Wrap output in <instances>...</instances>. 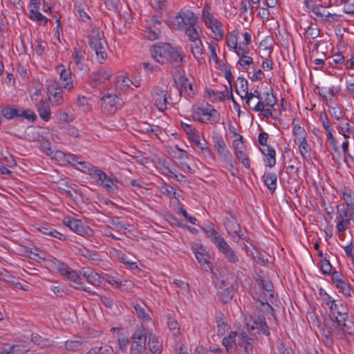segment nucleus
<instances>
[{"label": "nucleus", "instance_id": "nucleus-26", "mask_svg": "<svg viewBox=\"0 0 354 354\" xmlns=\"http://www.w3.org/2000/svg\"><path fill=\"white\" fill-rule=\"evenodd\" d=\"M111 75V73L110 71L102 68L96 72H93L91 74V79L92 81L95 82L96 84H99L109 80Z\"/></svg>", "mask_w": 354, "mask_h": 354}, {"label": "nucleus", "instance_id": "nucleus-48", "mask_svg": "<svg viewBox=\"0 0 354 354\" xmlns=\"http://www.w3.org/2000/svg\"><path fill=\"white\" fill-rule=\"evenodd\" d=\"M237 81L240 86L239 88H237L236 91L237 94L240 97H242V95L245 93V91H248V82L244 77H239Z\"/></svg>", "mask_w": 354, "mask_h": 354}, {"label": "nucleus", "instance_id": "nucleus-52", "mask_svg": "<svg viewBox=\"0 0 354 354\" xmlns=\"http://www.w3.org/2000/svg\"><path fill=\"white\" fill-rule=\"evenodd\" d=\"M241 4H242V6L240 9V16L241 17H243V19L245 21H248L250 19H251L250 17L252 15L253 8L252 7L250 12H248L247 4L245 3H244L243 2Z\"/></svg>", "mask_w": 354, "mask_h": 354}, {"label": "nucleus", "instance_id": "nucleus-40", "mask_svg": "<svg viewBox=\"0 0 354 354\" xmlns=\"http://www.w3.org/2000/svg\"><path fill=\"white\" fill-rule=\"evenodd\" d=\"M31 341L40 348H45L50 345L48 339L43 338L38 334H32Z\"/></svg>", "mask_w": 354, "mask_h": 354}, {"label": "nucleus", "instance_id": "nucleus-41", "mask_svg": "<svg viewBox=\"0 0 354 354\" xmlns=\"http://www.w3.org/2000/svg\"><path fill=\"white\" fill-rule=\"evenodd\" d=\"M115 283L120 290L124 292H131L134 287V284L131 280L115 281Z\"/></svg>", "mask_w": 354, "mask_h": 354}, {"label": "nucleus", "instance_id": "nucleus-1", "mask_svg": "<svg viewBox=\"0 0 354 354\" xmlns=\"http://www.w3.org/2000/svg\"><path fill=\"white\" fill-rule=\"evenodd\" d=\"M89 46L95 52L96 56L100 63L106 59V47L107 43L104 39L103 31L99 28L93 29L88 35Z\"/></svg>", "mask_w": 354, "mask_h": 354}, {"label": "nucleus", "instance_id": "nucleus-22", "mask_svg": "<svg viewBox=\"0 0 354 354\" xmlns=\"http://www.w3.org/2000/svg\"><path fill=\"white\" fill-rule=\"evenodd\" d=\"M37 111L40 118L44 121H49L51 118V112L49 104L43 100H39L37 104Z\"/></svg>", "mask_w": 354, "mask_h": 354}, {"label": "nucleus", "instance_id": "nucleus-35", "mask_svg": "<svg viewBox=\"0 0 354 354\" xmlns=\"http://www.w3.org/2000/svg\"><path fill=\"white\" fill-rule=\"evenodd\" d=\"M88 174L91 176L92 178L95 179L97 183H102L106 178V174L103 171H102L101 169H98L95 166L90 171Z\"/></svg>", "mask_w": 354, "mask_h": 354}, {"label": "nucleus", "instance_id": "nucleus-8", "mask_svg": "<svg viewBox=\"0 0 354 354\" xmlns=\"http://www.w3.org/2000/svg\"><path fill=\"white\" fill-rule=\"evenodd\" d=\"M325 295L327 296V299H328V301H327L326 304L329 306L330 313L335 318L336 323L337 324L338 320L339 319L346 318L348 315L346 308L342 304L339 305L335 304V300L333 299L326 292H325Z\"/></svg>", "mask_w": 354, "mask_h": 354}, {"label": "nucleus", "instance_id": "nucleus-51", "mask_svg": "<svg viewBox=\"0 0 354 354\" xmlns=\"http://www.w3.org/2000/svg\"><path fill=\"white\" fill-rule=\"evenodd\" d=\"M332 266L329 260L324 259L321 261V271L325 275H328L331 273Z\"/></svg>", "mask_w": 354, "mask_h": 354}, {"label": "nucleus", "instance_id": "nucleus-24", "mask_svg": "<svg viewBox=\"0 0 354 354\" xmlns=\"http://www.w3.org/2000/svg\"><path fill=\"white\" fill-rule=\"evenodd\" d=\"M20 108L17 106H7L1 109V115L8 120L19 118Z\"/></svg>", "mask_w": 354, "mask_h": 354}, {"label": "nucleus", "instance_id": "nucleus-2", "mask_svg": "<svg viewBox=\"0 0 354 354\" xmlns=\"http://www.w3.org/2000/svg\"><path fill=\"white\" fill-rule=\"evenodd\" d=\"M192 117L200 122L211 124H217L220 120V113L209 104L194 107Z\"/></svg>", "mask_w": 354, "mask_h": 354}, {"label": "nucleus", "instance_id": "nucleus-19", "mask_svg": "<svg viewBox=\"0 0 354 354\" xmlns=\"http://www.w3.org/2000/svg\"><path fill=\"white\" fill-rule=\"evenodd\" d=\"M335 329L354 335V318L346 316V318L338 320Z\"/></svg>", "mask_w": 354, "mask_h": 354}, {"label": "nucleus", "instance_id": "nucleus-27", "mask_svg": "<svg viewBox=\"0 0 354 354\" xmlns=\"http://www.w3.org/2000/svg\"><path fill=\"white\" fill-rule=\"evenodd\" d=\"M263 182L267 188L272 194L277 188V177L275 173L265 174L263 176Z\"/></svg>", "mask_w": 354, "mask_h": 354}, {"label": "nucleus", "instance_id": "nucleus-39", "mask_svg": "<svg viewBox=\"0 0 354 354\" xmlns=\"http://www.w3.org/2000/svg\"><path fill=\"white\" fill-rule=\"evenodd\" d=\"M133 307H134L135 310L136 311L138 317L140 319H142L144 320L151 319L148 313H147L145 311L146 306L145 304H136L133 306Z\"/></svg>", "mask_w": 354, "mask_h": 354}, {"label": "nucleus", "instance_id": "nucleus-15", "mask_svg": "<svg viewBox=\"0 0 354 354\" xmlns=\"http://www.w3.org/2000/svg\"><path fill=\"white\" fill-rule=\"evenodd\" d=\"M167 44L155 46L151 50L152 57L155 61L162 64H167Z\"/></svg>", "mask_w": 354, "mask_h": 354}, {"label": "nucleus", "instance_id": "nucleus-32", "mask_svg": "<svg viewBox=\"0 0 354 354\" xmlns=\"http://www.w3.org/2000/svg\"><path fill=\"white\" fill-rule=\"evenodd\" d=\"M160 32L159 28L151 26L146 28L144 31V37L149 40L153 41L159 38Z\"/></svg>", "mask_w": 354, "mask_h": 354}, {"label": "nucleus", "instance_id": "nucleus-50", "mask_svg": "<svg viewBox=\"0 0 354 354\" xmlns=\"http://www.w3.org/2000/svg\"><path fill=\"white\" fill-rule=\"evenodd\" d=\"M212 31L214 32L215 36L216 37L217 40H221L223 38L224 34L223 30V24L221 21H218L216 23V25L211 28Z\"/></svg>", "mask_w": 354, "mask_h": 354}, {"label": "nucleus", "instance_id": "nucleus-62", "mask_svg": "<svg viewBox=\"0 0 354 354\" xmlns=\"http://www.w3.org/2000/svg\"><path fill=\"white\" fill-rule=\"evenodd\" d=\"M348 209H346L343 206L337 205V212L340 218V220H344V218L350 217V214H348Z\"/></svg>", "mask_w": 354, "mask_h": 354}, {"label": "nucleus", "instance_id": "nucleus-31", "mask_svg": "<svg viewBox=\"0 0 354 354\" xmlns=\"http://www.w3.org/2000/svg\"><path fill=\"white\" fill-rule=\"evenodd\" d=\"M39 230L44 234L48 235L50 236L58 239L59 240H64L66 239V236L59 232L52 227L46 225L39 228Z\"/></svg>", "mask_w": 354, "mask_h": 354}, {"label": "nucleus", "instance_id": "nucleus-20", "mask_svg": "<svg viewBox=\"0 0 354 354\" xmlns=\"http://www.w3.org/2000/svg\"><path fill=\"white\" fill-rule=\"evenodd\" d=\"M192 42L193 43L191 45L192 53L198 62L201 64V61L204 59V48L202 41L199 38L197 40L192 41Z\"/></svg>", "mask_w": 354, "mask_h": 354}, {"label": "nucleus", "instance_id": "nucleus-59", "mask_svg": "<svg viewBox=\"0 0 354 354\" xmlns=\"http://www.w3.org/2000/svg\"><path fill=\"white\" fill-rule=\"evenodd\" d=\"M72 57L77 66H79L84 59L83 56L80 53V48L76 47L73 48Z\"/></svg>", "mask_w": 354, "mask_h": 354}, {"label": "nucleus", "instance_id": "nucleus-58", "mask_svg": "<svg viewBox=\"0 0 354 354\" xmlns=\"http://www.w3.org/2000/svg\"><path fill=\"white\" fill-rule=\"evenodd\" d=\"M253 64V59L251 57L242 55L240 56V59L238 62V64L241 66L242 67H245V66H249L250 64Z\"/></svg>", "mask_w": 354, "mask_h": 354}, {"label": "nucleus", "instance_id": "nucleus-5", "mask_svg": "<svg viewBox=\"0 0 354 354\" xmlns=\"http://www.w3.org/2000/svg\"><path fill=\"white\" fill-rule=\"evenodd\" d=\"M152 97L157 109L162 112L168 109V106H172V104L168 102V99H171L170 94L159 86H156L153 89Z\"/></svg>", "mask_w": 354, "mask_h": 354}, {"label": "nucleus", "instance_id": "nucleus-61", "mask_svg": "<svg viewBox=\"0 0 354 354\" xmlns=\"http://www.w3.org/2000/svg\"><path fill=\"white\" fill-rule=\"evenodd\" d=\"M32 140H37L42 145L43 147L46 149L47 150H50L49 146L50 142L48 140H46L43 136L37 134V136H34L32 138Z\"/></svg>", "mask_w": 354, "mask_h": 354}, {"label": "nucleus", "instance_id": "nucleus-11", "mask_svg": "<svg viewBox=\"0 0 354 354\" xmlns=\"http://www.w3.org/2000/svg\"><path fill=\"white\" fill-rule=\"evenodd\" d=\"M246 326L248 330H256L259 334L262 333L266 336L270 335V328L263 315H260L254 319L252 325L250 326V324H247Z\"/></svg>", "mask_w": 354, "mask_h": 354}, {"label": "nucleus", "instance_id": "nucleus-49", "mask_svg": "<svg viewBox=\"0 0 354 354\" xmlns=\"http://www.w3.org/2000/svg\"><path fill=\"white\" fill-rule=\"evenodd\" d=\"M167 324L169 330L173 332L174 335L178 334V324L170 315H167Z\"/></svg>", "mask_w": 354, "mask_h": 354}, {"label": "nucleus", "instance_id": "nucleus-60", "mask_svg": "<svg viewBox=\"0 0 354 354\" xmlns=\"http://www.w3.org/2000/svg\"><path fill=\"white\" fill-rule=\"evenodd\" d=\"M233 145L234 147L235 153H236V152H239V151H244L243 137L241 135H239L238 139L234 140Z\"/></svg>", "mask_w": 354, "mask_h": 354}, {"label": "nucleus", "instance_id": "nucleus-38", "mask_svg": "<svg viewBox=\"0 0 354 354\" xmlns=\"http://www.w3.org/2000/svg\"><path fill=\"white\" fill-rule=\"evenodd\" d=\"M83 342L80 340H67L65 342V348L71 351H77L82 349Z\"/></svg>", "mask_w": 354, "mask_h": 354}, {"label": "nucleus", "instance_id": "nucleus-10", "mask_svg": "<svg viewBox=\"0 0 354 354\" xmlns=\"http://www.w3.org/2000/svg\"><path fill=\"white\" fill-rule=\"evenodd\" d=\"M195 257L200 263L201 268L206 272H212V265L209 261V256L203 246L194 251Z\"/></svg>", "mask_w": 354, "mask_h": 354}, {"label": "nucleus", "instance_id": "nucleus-25", "mask_svg": "<svg viewBox=\"0 0 354 354\" xmlns=\"http://www.w3.org/2000/svg\"><path fill=\"white\" fill-rule=\"evenodd\" d=\"M80 273L81 277H82L86 279L88 283L94 286H98L100 284V277L97 272L91 270H85L83 269L80 271Z\"/></svg>", "mask_w": 354, "mask_h": 354}, {"label": "nucleus", "instance_id": "nucleus-29", "mask_svg": "<svg viewBox=\"0 0 354 354\" xmlns=\"http://www.w3.org/2000/svg\"><path fill=\"white\" fill-rule=\"evenodd\" d=\"M234 295V290L232 288H225L218 290L217 296L218 299L224 304L229 303Z\"/></svg>", "mask_w": 354, "mask_h": 354}, {"label": "nucleus", "instance_id": "nucleus-23", "mask_svg": "<svg viewBox=\"0 0 354 354\" xmlns=\"http://www.w3.org/2000/svg\"><path fill=\"white\" fill-rule=\"evenodd\" d=\"M241 342L238 343L239 346L244 348L243 353L241 354H252V344L254 341L252 338L248 337L245 333H241L239 335Z\"/></svg>", "mask_w": 354, "mask_h": 354}, {"label": "nucleus", "instance_id": "nucleus-34", "mask_svg": "<svg viewBox=\"0 0 354 354\" xmlns=\"http://www.w3.org/2000/svg\"><path fill=\"white\" fill-rule=\"evenodd\" d=\"M198 24H195L194 26H190L184 30L186 36L188 37L190 41H195L199 39L200 30Z\"/></svg>", "mask_w": 354, "mask_h": 354}, {"label": "nucleus", "instance_id": "nucleus-46", "mask_svg": "<svg viewBox=\"0 0 354 354\" xmlns=\"http://www.w3.org/2000/svg\"><path fill=\"white\" fill-rule=\"evenodd\" d=\"M19 118H24L28 121L34 122L37 119V115L30 109H24L23 108H20Z\"/></svg>", "mask_w": 354, "mask_h": 354}, {"label": "nucleus", "instance_id": "nucleus-4", "mask_svg": "<svg viewBox=\"0 0 354 354\" xmlns=\"http://www.w3.org/2000/svg\"><path fill=\"white\" fill-rule=\"evenodd\" d=\"M130 354H143L146 350L147 334L145 328H138L133 334Z\"/></svg>", "mask_w": 354, "mask_h": 354}, {"label": "nucleus", "instance_id": "nucleus-36", "mask_svg": "<svg viewBox=\"0 0 354 354\" xmlns=\"http://www.w3.org/2000/svg\"><path fill=\"white\" fill-rule=\"evenodd\" d=\"M115 180L106 175V179L100 183V185H102L107 192L110 193H115L118 189L117 186L115 184Z\"/></svg>", "mask_w": 354, "mask_h": 354}, {"label": "nucleus", "instance_id": "nucleus-21", "mask_svg": "<svg viewBox=\"0 0 354 354\" xmlns=\"http://www.w3.org/2000/svg\"><path fill=\"white\" fill-rule=\"evenodd\" d=\"M215 321L217 324L218 335H223L230 329V326L227 323L226 317L221 311L216 312Z\"/></svg>", "mask_w": 354, "mask_h": 354}, {"label": "nucleus", "instance_id": "nucleus-43", "mask_svg": "<svg viewBox=\"0 0 354 354\" xmlns=\"http://www.w3.org/2000/svg\"><path fill=\"white\" fill-rule=\"evenodd\" d=\"M336 287L344 296L351 297L353 290L347 281L344 280L341 283L337 284Z\"/></svg>", "mask_w": 354, "mask_h": 354}, {"label": "nucleus", "instance_id": "nucleus-57", "mask_svg": "<svg viewBox=\"0 0 354 354\" xmlns=\"http://www.w3.org/2000/svg\"><path fill=\"white\" fill-rule=\"evenodd\" d=\"M266 95L264 102L267 106H274L277 103V99L272 93L270 94L268 92L263 93Z\"/></svg>", "mask_w": 354, "mask_h": 354}, {"label": "nucleus", "instance_id": "nucleus-37", "mask_svg": "<svg viewBox=\"0 0 354 354\" xmlns=\"http://www.w3.org/2000/svg\"><path fill=\"white\" fill-rule=\"evenodd\" d=\"M237 335L238 333L236 331L231 332L229 335L223 339L222 344L225 347L227 351L232 348L233 344H235V337Z\"/></svg>", "mask_w": 354, "mask_h": 354}, {"label": "nucleus", "instance_id": "nucleus-45", "mask_svg": "<svg viewBox=\"0 0 354 354\" xmlns=\"http://www.w3.org/2000/svg\"><path fill=\"white\" fill-rule=\"evenodd\" d=\"M328 112L330 115L337 120H339L342 118V111L339 106L336 104L328 106Z\"/></svg>", "mask_w": 354, "mask_h": 354}, {"label": "nucleus", "instance_id": "nucleus-47", "mask_svg": "<svg viewBox=\"0 0 354 354\" xmlns=\"http://www.w3.org/2000/svg\"><path fill=\"white\" fill-rule=\"evenodd\" d=\"M160 192L163 195L168 196L169 198L174 197L176 195L174 188L167 184H165L160 187Z\"/></svg>", "mask_w": 354, "mask_h": 354}, {"label": "nucleus", "instance_id": "nucleus-13", "mask_svg": "<svg viewBox=\"0 0 354 354\" xmlns=\"http://www.w3.org/2000/svg\"><path fill=\"white\" fill-rule=\"evenodd\" d=\"M213 142L220 159L223 161H228L232 158V155L228 151L223 138L221 136L214 137Z\"/></svg>", "mask_w": 354, "mask_h": 354}, {"label": "nucleus", "instance_id": "nucleus-53", "mask_svg": "<svg viewBox=\"0 0 354 354\" xmlns=\"http://www.w3.org/2000/svg\"><path fill=\"white\" fill-rule=\"evenodd\" d=\"M215 245H216L219 251L221 252L223 254L230 252V250H232L229 244L224 240V239H220V241H218Z\"/></svg>", "mask_w": 354, "mask_h": 354}, {"label": "nucleus", "instance_id": "nucleus-44", "mask_svg": "<svg viewBox=\"0 0 354 354\" xmlns=\"http://www.w3.org/2000/svg\"><path fill=\"white\" fill-rule=\"evenodd\" d=\"M30 350L28 345L25 344H14L11 346L12 354H26Z\"/></svg>", "mask_w": 354, "mask_h": 354}, {"label": "nucleus", "instance_id": "nucleus-6", "mask_svg": "<svg viewBox=\"0 0 354 354\" xmlns=\"http://www.w3.org/2000/svg\"><path fill=\"white\" fill-rule=\"evenodd\" d=\"M64 223L71 230L80 236H91L93 234V230L88 226L84 225L81 220L66 217L64 219Z\"/></svg>", "mask_w": 354, "mask_h": 354}, {"label": "nucleus", "instance_id": "nucleus-28", "mask_svg": "<svg viewBox=\"0 0 354 354\" xmlns=\"http://www.w3.org/2000/svg\"><path fill=\"white\" fill-rule=\"evenodd\" d=\"M40 9H30L28 17L30 20L35 21L37 24L44 26L48 23V19L39 12Z\"/></svg>", "mask_w": 354, "mask_h": 354}, {"label": "nucleus", "instance_id": "nucleus-63", "mask_svg": "<svg viewBox=\"0 0 354 354\" xmlns=\"http://www.w3.org/2000/svg\"><path fill=\"white\" fill-rule=\"evenodd\" d=\"M64 132L74 138L77 137L79 135L78 129L70 124L66 125V127H64Z\"/></svg>", "mask_w": 354, "mask_h": 354}, {"label": "nucleus", "instance_id": "nucleus-7", "mask_svg": "<svg viewBox=\"0 0 354 354\" xmlns=\"http://www.w3.org/2000/svg\"><path fill=\"white\" fill-rule=\"evenodd\" d=\"M121 104V99L115 95L107 94L101 98V109L108 114L114 113Z\"/></svg>", "mask_w": 354, "mask_h": 354}, {"label": "nucleus", "instance_id": "nucleus-64", "mask_svg": "<svg viewBox=\"0 0 354 354\" xmlns=\"http://www.w3.org/2000/svg\"><path fill=\"white\" fill-rule=\"evenodd\" d=\"M343 278L342 273L337 270H333L331 273V280L335 285L341 283L344 281Z\"/></svg>", "mask_w": 354, "mask_h": 354}, {"label": "nucleus", "instance_id": "nucleus-12", "mask_svg": "<svg viewBox=\"0 0 354 354\" xmlns=\"http://www.w3.org/2000/svg\"><path fill=\"white\" fill-rule=\"evenodd\" d=\"M226 230L228 234L234 236L236 235L239 239H243V234H241V227L236 218L231 214H227L224 222Z\"/></svg>", "mask_w": 354, "mask_h": 354}, {"label": "nucleus", "instance_id": "nucleus-55", "mask_svg": "<svg viewBox=\"0 0 354 354\" xmlns=\"http://www.w3.org/2000/svg\"><path fill=\"white\" fill-rule=\"evenodd\" d=\"M181 127L185 131V133L189 136V138L194 136L196 134V129L191 124H187L185 122H181Z\"/></svg>", "mask_w": 354, "mask_h": 354}, {"label": "nucleus", "instance_id": "nucleus-33", "mask_svg": "<svg viewBox=\"0 0 354 354\" xmlns=\"http://www.w3.org/2000/svg\"><path fill=\"white\" fill-rule=\"evenodd\" d=\"M149 349L153 353L160 354L161 346L159 344L158 337L153 334H149Z\"/></svg>", "mask_w": 354, "mask_h": 354}, {"label": "nucleus", "instance_id": "nucleus-18", "mask_svg": "<svg viewBox=\"0 0 354 354\" xmlns=\"http://www.w3.org/2000/svg\"><path fill=\"white\" fill-rule=\"evenodd\" d=\"M175 82L179 86L180 95L185 93L188 97H193L194 95L193 86L185 75H180L178 80H175Z\"/></svg>", "mask_w": 354, "mask_h": 354}, {"label": "nucleus", "instance_id": "nucleus-17", "mask_svg": "<svg viewBox=\"0 0 354 354\" xmlns=\"http://www.w3.org/2000/svg\"><path fill=\"white\" fill-rule=\"evenodd\" d=\"M256 281L265 297H268L269 299L273 298V285L270 280L264 279L263 277L259 276L257 278Z\"/></svg>", "mask_w": 354, "mask_h": 354}, {"label": "nucleus", "instance_id": "nucleus-14", "mask_svg": "<svg viewBox=\"0 0 354 354\" xmlns=\"http://www.w3.org/2000/svg\"><path fill=\"white\" fill-rule=\"evenodd\" d=\"M56 71L59 74L63 87L67 90H71L73 88V85L71 81V72L70 69H66L62 64H60L56 67Z\"/></svg>", "mask_w": 354, "mask_h": 354}, {"label": "nucleus", "instance_id": "nucleus-30", "mask_svg": "<svg viewBox=\"0 0 354 354\" xmlns=\"http://www.w3.org/2000/svg\"><path fill=\"white\" fill-rule=\"evenodd\" d=\"M259 150L261 152L266 156L268 157L267 162H268V166L269 167H272L276 164V152L274 148L267 146V148L266 149H262L259 148Z\"/></svg>", "mask_w": 354, "mask_h": 354}, {"label": "nucleus", "instance_id": "nucleus-56", "mask_svg": "<svg viewBox=\"0 0 354 354\" xmlns=\"http://www.w3.org/2000/svg\"><path fill=\"white\" fill-rule=\"evenodd\" d=\"M54 97V103L55 105L58 106L62 104L64 102V98L62 95V90L61 88H57L55 89V93H53Z\"/></svg>", "mask_w": 354, "mask_h": 354}, {"label": "nucleus", "instance_id": "nucleus-9", "mask_svg": "<svg viewBox=\"0 0 354 354\" xmlns=\"http://www.w3.org/2000/svg\"><path fill=\"white\" fill-rule=\"evenodd\" d=\"M167 64H169L174 68L180 67L184 59L183 53L167 44V53L166 56Z\"/></svg>", "mask_w": 354, "mask_h": 354}, {"label": "nucleus", "instance_id": "nucleus-3", "mask_svg": "<svg viewBox=\"0 0 354 354\" xmlns=\"http://www.w3.org/2000/svg\"><path fill=\"white\" fill-rule=\"evenodd\" d=\"M198 17L189 10H180L170 21L171 28L178 30H184L185 29L198 24Z\"/></svg>", "mask_w": 354, "mask_h": 354}, {"label": "nucleus", "instance_id": "nucleus-16", "mask_svg": "<svg viewBox=\"0 0 354 354\" xmlns=\"http://www.w3.org/2000/svg\"><path fill=\"white\" fill-rule=\"evenodd\" d=\"M63 277H66L70 281L74 283L75 285L73 286L75 289L83 290L87 292H91L89 288H86L82 286V283L80 281L82 279L80 273L77 274L75 271L71 270L69 268V269L66 272H65V274Z\"/></svg>", "mask_w": 354, "mask_h": 354}, {"label": "nucleus", "instance_id": "nucleus-42", "mask_svg": "<svg viewBox=\"0 0 354 354\" xmlns=\"http://www.w3.org/2000/svg\"><path fill=\"white\" fill-rule=\"evenodd\" d=\"M268 297L263 298L261 295L257 298V300L259 301L263 307L264 311L267 313H270V314L276 319V317L274 313V308L271 305L268 304Z\"/></svg>", "mask_w": 354, "mask_h": 354}, {"label": "nucleus", "instance_id": "nucleus-54", "mask_svg": "<svg viewBox=\"0 0 354 354\" xmlns=\"http://www.w3.org/2000/svg\"><path fill=\"white\" fill-rule=\"evenodd\" d=\"M206 233L207 236L212 239L214 244H216L220 239H223V238L221 236V234L216 231L214 229H211L209 230H207Z\"/></svg>", "mask_w": 354, "mask_h": 354}]
</instances>
